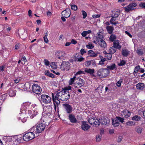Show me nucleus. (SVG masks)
<instances>
[{
    "mask_svg": "<svg viewBox=\"0 0 145 145\" xmlns=\"http://www.w3.org/2000/svg\"><path fill=\"white\" fill-rule=\"evenodd\" d=\"M71 88L69 86L68 88H66L64 90L60 91H57L55 93L58 97L59 100L63 101H66L70 97V94L68 91L71 89Z\"/></svg>",
    "mask_w": 145,
    "mask_h": 145,
    "instance_id": "1",
    "label": "nucleus"
},
{
    "mask_svg": "<svg viewBox=\"0 0 145 145\" xmlns=\"http://www.w3.org/2000/svg\"><path fill=\"white\" fill-rule=\"evenodd\" d=\"M44 123H39L36 126H33L31 129V131H34L35 133H40L44 131L45 128Z\"/></svg>",
    "mask_w": 145,
    "mask_h": 145,
    "instance_id": "2",
    "label": "nucleus"
},
{
    "mask_svg": "<svg viewBox=\"0 0 145 145\" xmlns=\"http://www.w3.org/2000/svg\"><path fill=\"white\" fill-rule=\"evenodd\" d=\"M52 95L54 109L56 111L57 110L58 111L59 110L58 106L60 104V101L58 96L55 93H52Z\"/></svg>",
    "mask_w": 145,
    "mask_h": 145,
    "instance_id": "3",
    "label": "nucleus"
},
{
    "mask_svg": "<svg viewBox=\"0 0 145 145\" xmlns=\"http://www.w3.org/2000/svg\"><path fill=\"white\" fill-rule=\"evenodd\" d=\"M31 131V132L27 133L23 136V138L24 141H28L35 138V132L33 131Z\"/></svg>",
    "mask_w": 145,
    "mask_h": 145,
    "instance_id": "4",
    "label": "nucleus"
},
{
    "mask_svg": "<svg viewBox=\"0 0 145 145\" xmlns=\"http://www.w3.org/2000/svg\"><path fill=\"white\" fill-rule=\"evenodd\" d=\"M109 73V70L106 69H101L98 71V75L101 77H105L108 76Z\"/></svg>",
    "mask_w": 145,
    "mask_h": 145,
    "instance_id": "5",
    "label": "nucleus"
},
{
    "mask_svg": "<svg viewBox=\"0 0 145 145\" xmlns=\"http://www.w3.org/2000/svg\"><path fill=\"white\" fill-rule=\"evenodd\" d=\"M41 101L45 104H48L51 102V98L48 95L43 94L41 95Z\"/></svg>",
    "mask_w": 145,
    "mask_h": 145,
    "instance_id": "6",
    "label": "nucleus"
},
{
    "mask_svg": "<svg viewBox=\"0 0 145 145\" xmlns=\"http://www.w3.org/2000/svg\"><path fill=\"white\" fill-rule=\"evenodd\" d=\"M75 80L76 82L74 83V87L77 88L78 86L80 88L82 86H84V80L80 78H76Z\"/></svg>",
    "mask_w": 145,
    "mask_h": 145,
    "instance_id": "7",
    "label": "nucleus"
},
{
    "mask_svg": "<svg viewBox=\"0 0 145 145\" xmlns=\"http://www.w3.org/2000/svg\"><path fill=\"white\" fill-rule=\"evenodd\" d=\"M63 106L65 111L67 114H70L72 113V108L71 105L66 103L63 104Z\"/></svg>",
    "mask_w": 145,
    "mask_h": 145,
    "instance_id": "8",
    "label": "nucleus"
},
{
    "mask_svg": "<svg viewBox=\"0 0 145 145\" xmlns=\"http://www.w3.org/2000/svg\"><path fill=\"white\" fill-rule=\"evenodd\" d=\"M32 88L33 92L37 94H40L42 91L40 86L36 84H33L32 86Z\"/></svg>",
    "mask_w": 145,
    "mask_h": 145,
    "instance_id": "9",
    "label": "nucleus"
},
{
    "mask_svg": "<svg viewBox=\"0 0 145 145\" xmlns=\"http://www.w3.org/2000/svg\"><path fill=\"white\" fill-rule=\"evenodd\" d=\"M99 120L100 123L102 125H107L110 122V119L107 117H102Z\"/></svg>",
    "mask_w": 145,
    "mask_h": 145,
    "instance_id": "10",
    "label": "nucleus"
},
{
    "mask_svg": "<svg viewBox=\"0 0 145 145\" xmlns=\"http://www.w3.org/2000/svg\"><path fill=\"white\" fill-rule=\"evenodd\" d=\"M137 4L135 3H131L127 7H124L125 10L126 12H128L129 11L134 9V7L137 6Z\"/></svg>",
    "mask_w": 145,
    "mask_h": 145,
    "instance_id": "11",
    "label": "nucleus"
},
{
    "mask_svg": "<svg viewBox=\"0 0 145 145\" xmlns=\"http://www.w3.org/2000/svg\"><path fill=\"white\" fill-rule=\"evenodd\" d=\"M102 36H101L99 38H98V39H98V44L101 47L105 48L106 46V44L105 41L102 39Z\"/></svg>",
    "mask_w": 145,
    "mask_h": 145,
    "instance_id": "12",
    "label": "nucleus"
},
{
    "mask_svg": "<svg viewBox=\"0 0 145 145\" xmlns=\"http://www.w3.org/2000/svg\"><path fill=\"white\" fill-rule=\"evenodd\" d=\"M81 129L84 131H87L90 128V126L85 121H82L81 126Z\"/></svg>",
    "mask_w": 145,
    "mask_h": 145,
    "instance_id": "13",
    "label": "nucleus"
},
{
    "mask_svg": "<svg viewBox=\"0 0 145 145\" xmlns=\"http://www.w3.org/2000/svg\"><path fill=\"white\" fill-rule=\"evenodd\" d=\"M61 14L63 16L66 18L69 17L71 15L70 9L69 8H67L62 12Z\"/></svg>",
    "mask_w": 145,
    "mask_h": 145,
    "instance_id": "14",
    "label": "nucleus"
},
{
    "mask_svg": "<svg viewBox=\"0 0 145 145\" xmlns=\"http://www.w3.org/2000/svg\"><path fill=\"white\" fill-rule=\"evenodd\" d=\"M121 115L123 118H127L130 116L131 112L129 111L125 110L121 112Z\"/></svg>",
    "mask_w": 145,
    "mask_h": 145,
    "instance_id": "15",
    "label": "nucleus"
},
{
    "mask_svg": "<svg viewBox=\"0 0 145 145\" xmlns=\"http://www.w3.org/2000/svg\"><path fill=\"white\" fill-rule=\"evenodd\" d=\"M70 67L69 64H61L60 69L62 71H67L69 70Z\"/></svg>",
    "mask_w": 145,
    "mask_h": 145,
    "instance_id": "16",
    "label": "nucleus"
},
{
    "mask_svg": "<svg viewBox=\"0 0 145 145\" xmlns=\"http://www.w3.org/2000/svg\"><path fill=\"white\" fill-rule=\"evenodd\" d=\"M113 46L116 49L120 50L121 48V46L119 43V41L118 40H115L113 42Z\"/></svg>",
    "mask_w": 145,
    "mask_h": 145,
    "instance_id": "17",
    "label": "nucleus"
},
{
    "mask_svg": "<svg viewBox=\"0 0 145 145\" xmlns=\"http://www.w3.org/2000/svg\"><path fill=\"white\" fill-rule=\"evenodd\" d=\"M69 118L70 121L72 123H76L77 121L74 115L73 114H69Z\"/></svg>",
    "mask_w": 145,
    "mask_h": 145,
    "instance_id": "18",
    "label": "nucleus"
},
{
    "mask_svg": "<svg viewBox=\"0 0 145 145\" xmlns=\"http://www.w3.org/2000/svg\"><path fill=\"white\" fill-rule=\"evenodd\" d=\"M99 53L98 52H94L92 50H89L88 53V56L91 57H96Z\"/></svg>",
    "mask_w": 145,
    "mask_h": 145,
    "instance_id": "19",
    "label": "nucleus"
},
{
    "mask_svg": "<svg viewBox=\"0 0 145 145\" xmlns=\"http://www.w3.org/2000/svg\"><path fill=\"white\" fill-rule=\"evenodd\" d=\"M136 86L137 89L140 90H143L145 88V84L143 83H139Z\"/></svg>",
    "mask_w": 145,
    "mask_h": 145,
    "instance_id": "20",
    "label": "nucleus"
},
{
    "mask_svg": "<svg viewBox=\"0 0 145 145\" xmlns=\"http://www.w3.org/2000/svg\"><path fill=\"white\" fill-rule=\"evenodd\" d=\"M85 71L88 73L90 74L91 76H95L93 74L95 72V70L93 69H91L89 68H86L85 69Z\"/></svg>",
    "mask_w": 145,
    "mask_h": 145,
    "instance_id": "21",
    "label": "nucleus"
},
{
    "mask_svg": "<svg viewBox=\"0 0 145 145\" xmlns=\"http://www.w3.org/2000/svg\"><path fill=\"white\" fill-rule=\"evenodd\" d=\"M112 123L114 127H117L119 125V120L117 117H116V118L112 120Z\"/></svg>",
    "mask_w": 145,
    "mask_h": 145,
    "instance_id": "22",
    "label": "nucleus"
},
{
    "mask_svg": "<svg viewBox=\"0 0 145 145\" xmlns=\"http://www.w3.org/2000/svg\"><path fill=\"white\" fill-rule=\"evenodd\" d=\"M106 29L108 33L110 34H112L114 29V28L112 26H107L106 27Z\"/></svg>",
    "mask_w": 145,
    "mask_h": 145,
    "instance_id": "23",
    "label": "nucleus"
},
{
    "mask_svg": "<svg viewBox=\"0 0 145 145\" xmlns=\"http://www.w3.org/2000/svg\"><path fill=\"white\" fill-rule=\"evenodd\" d=\"M21 138H20V137H18V136H16L15 137V138L14 140V145H16L20 143V140L22 138L21 137H20Z\"/></svg>",
    "mask_w": 145,
    "mask_h": 145,
    "instance_id": "24",
    "label": "nucleus"
},
{
    "mask_svg": "<svg viewBox=\"0 0 145 145\" xmlns=\"http://www.w3.org/2000/svg\"><path fill=\"white\" fill-rule=\"evenodd\" d=\"M56 57L58 59H60L65 55V53L62 52H57L56 54Z\"/></svg>",
    "mask_w": 145,
    "mask_h": 145,
    "instance_id": "25",
    "label": "nucleus"
},
{
    "mask_svg": "<svg viewBox=\"0 0 145 145\" xmlns=\"http://www.w3.org/2000/svg\"><path fill=\"white\" fill-rule=\"evenodd\" d=\"M44 73L46 75L52 78H54V77L55 75L53 74L50 73L48 70H45Z\"/></svg>",
    "mask_w": 145,
    "mask_h": 145,
    "instance_id": "26",
    "label": "nucleus"
},
{
    "mask_svg": "<svg viewBox=\"0 0 145 145\" xmlns=\"http://www.w3.org/2000/svg\"><path fill=\"white\" fill-rule=\"evenodd\" d=\"M7 94H4L0 96V103H3L7 98Z\"/></svg>",
    "mask_w": 145,
    "mask_h": 145,
    "instance_id": "27",
    "label": "nucleus"
},
{
    "mask_svg": "<svg viewBox=\"0 0 145 145\" xmlns=\"http://www.w3.org/2000/svg\"><path fill=\"white\" fill-rule=\"evenodd\" d=\"M129 52L127 50H123L122 51V54L123 56L127 57L129 54Z\"/></svg>",
    "mask_w": 145,
    "mask_h": 145,
    "instance_id": "28",
    "label": "nucleus"
},
{
    "mask_svg": "<svg viewBox=\"0 0 145 145\" xmlns=\"http://www.w3.org/2000/svg\"><path fill=\"white\" fill-rule=\"evenodd\" d=\"M116 36L114 34H112L109 38L110 40L112 42H114L115 40L116 39Z\"/></svg>",
    "mask_w": 145,
    "mask_h": 145,
    "instance_id": "29",
    "label": "nucleus"
},
{
    "mask_svg": "<svg viewBox=\"0 0 145 145\" xmlns=\"http://www.w3.org/2000/svg\"><path fill=\"white\" fill-rule=\"evenodd\" d=\"M120 14V11L117 10L116 12L114 11V12H113V14L111 16H112L114 18H117Z\"/></svg>",
    "mask_w": 145,
    "mask_h": 145,
    "instance_id": "30",
    "label": "nucleus"
},
{
    "mask_svg": "<svg viewBox=\"0 0 145 145\" xmlns=\"http://www.w3.org/2000/svg\"><path fill=\"white\" fill-rule=\"evenodd\" d=\"M108 50L109 53L112 54H113L116 51V49L113 46L111 47Z\"/></svg>",
    "mask_w": 145,
    "mask_h": 145,
    "instance_id": "31",
    "label": "nucleus"
},
{
    "mask_svg": "<svg viewBox=\"0 0 145 145\" xmlns=\"http://www.w3.org/2000/svg\"><path fill=\"white\" fill-rule=\"evenodd\" d=\"M135 130L138 133L140 134L142 131V128L140 127L137 126L135 128Z\"/></svg>",
    "mask_w": 145,
    "mask_h": 145,
    "instance_id": "32",
    "label": "nucleus"
},
{
    "mask_svg": "<svg viewBox=\"0 0 145 145\" xmlns=\"http://www.w3.org/2000/svg\"><path fill=\"white\" fill-rule=\"evenodd\" d=\"M8 94L10 97H12L16 95V92L10 89L9 91Z\"/></svg>",
    "mask_w": 145,
    "mask_h": 145,
    "instance_id": "33",
    "label": "nucleus"
},
{
    "mask_svg": "<svg viewBox=\"0 0 145 145\" xmlns=\"http://www.w3.org/2000/svg\"><path fill=\"white\" fill-rule=\"evenodd\" d=\"M95 118H94L93 117H91L89 118L88 120L89 123L91 125H93L94 121H95Z\"/></svg>",
    "mask_w": 145,
    "mask_h": 145,
    "instance_id": "34",
    "label": "nucleus"
},
{
    "mask_svg": "<svg viewBox=\"0 0 145 145\" xmlns=\"http://www.w3.org/2000/svg\"><path fill=\"white\" fill-rule=\"evenodd\" d=\"M100 123V120H98V119L95 118V120L94 121L93 126L98 127Z\"/></svg>",
    "mask_w": 145,
    "mask_h": 145,
    "instance_id": "35",
    "label": "nucleus"
},
{
    "mask_svg": "<svg viewBox=\"0 0 145 145\" xmlns=\"http://www.w3.org/2000/svg\"><path fill=\"white\" fill-rule=\"evenodd\" d=\"M46 66H49L50 65L51 67L54 69H56L57 67V64H45Z\"/></svg>",
    "mask_w": 145,
    "mask_h": 145,
    "instance_id": "36",
    "label": "nucleus"
},
{
    "mask_svg": "<svg viewBox=\"0 0 145 145\" xmlns=\"http://www.w3.org/2000/svg\"><path fill=\"white\" fill-rule=\"evenodd\" d=\"M140 119L141 117L139 116L138 115H135L132 118V120L136 121H139L140 120Z\"/></svg>",
    "mask_w": 145,
    "mask_h": 145,
    "instance_id": "37",
    "label": "nucleus"
},
{
    "mask_svg": "<svg viewBox=\"0 0 145 145\" xmlns=\"http://www.w3.org/2000/svg\"><path fill=\"white\" fill-rule=\"evenodd\" d=\"M91 31L89 30L87 31H84L81 34L82 35L83 37H85L89 33H91Z\"/></svg>",
    "mask_w": 145,
    "mask_h": 145,
    "instance_id": "38",
    "label": "nucleus"
},
{
    "mask_svg": "<svg viewBox=\"0 0 145 145\" xmlns=\"http://www.w3.org/2000/svg\"><path fill=\"white\" fill-rule=\"evenodd\" d=\"M21 85H22V86H25V88L24 89H29L30 88V85L28 83H26L25 84H21Z\"/></svg>",
    "mask_w": 145,
    "mask_h": 145,
    "instance_id": "39",
    "label": "nucleus"
},
{
    "mask_svg": "<svg viewBox=\"0 0 145 145\" xmlns=\"http://www.w3.org/2000/svg\"><path fill=\"white\" fill-rule=\"evenodd\" d=\"M86 47L88 49H91L94 47V46L91 43L89 42L88 44L86 45Z\"/></svg>",
    "mask_w": 145,
    "mask_h": 145,
    "instance_id": "40",
    "label": "nucleus"
},
{
    "mask_svg": "<svg viewBox=\"0 0 145 145\" xmlns=\"http://www.w3.org/2000/svg\"><path fill=\"white\" fill-rule=\"evenodd\" d=\"M76 79L75 76L73 77V78H71L69 81V84L70 85H72L74 82V80Z\"/></svg>",
    "mask_w": 145,
    "mask_h": 145,
    "instance_id": "41",
    "label": "nucleus"
},
{
    "mask_svg": "<svg viewBox=\"0 0 145 145\" xmlns=\"http://www.w3.org/2000/svg\"><path fill=\"white\" fill-rule=\"evenodd\" d=\"M140 69V67L139 66H137L135 67V70L133 72V74L135 76V74H136V72H137L138 71H139Z\"/></svg>",
    "mask_w": 145,
    "mask_h": 145,
    "instance_id": "42",
    "label": "nucleus"
},
{
    "mask_svg": "<svg viewBox=\"0 0 145 145\" xmlns=\"http://www.w3.org/2000/svg\"><path fill=\"white\" fill-rule=\"evenodd\" d=\"M100 37L95 36L93 38V42L94 43L97 44L98 43V38H99Z\"/></svg>",
    "mask_w": 145,
    "mask_h": 145,
    "instance_id": "43",
    "label": "nucleus"
},
{
    "mask_svg": "<svg viewBox=\"0 0 145 145\" xmlns=\"http://www.w3.org/2000/svg\"><path fill=\"white\" fill-rule=\"evenodd\" d=\"M102 135H97L96 136V141L97 142H99L100 141L101 139L102 138Z\"/></svg>",
    "mask_w": 145,
    "mask_h": 145,
    "instance_id": "44",
    "label": "nucleus"
},
{
    "mask_svg": "<svg viewBox=\"0 0 145 145\" xmlns=\"http://www.w3.org/2000/svg\"><path fill=\"white\" fill-rule=\"evenodd\" d=\"M137 54L140 55H141L143 54V52L142 50L141 49H138L137 50Z\"/></svg>",
    "mask_w": 145,
    "mask_h": 145,
    "instance_id": "45",
    "label": "nucleus"
},
{
    "mask_svg": "<svg viewBox=\"0 0 145 145\" xmlns=\"http://www.w3.org/2000/svg\"><path fill=\"white\" fill-rule=\"evenodd\" d=\"M105 56L107 58L108 60H110L112 58V54L109 53L108 54H106Z\"/></svg>",
    "mask_w": 145,
    "mask_h": 145,
    "instance_id": "46",
    "label": "nucleus"
},
{
    "mask_svg": "<svg viewBox=\"0 0 145 145\" xmlns=\"http://www.w3.org/2000/svg\"><path fill=\"white\" fill-rule=\"evenodd\" d=\"M107 68L110 70H113L116 68L115 64H113L112 65L107 67Z\"/></svg>",
    "mask_w": 145,
    "mask_h": 145,
    "instance_id": "47",
    "label": "nucleus"
},
{
    "mask_svg": "<svg viewBox=\"0 0 145 145\" xmlns=\"http://www.w3.org/2000/svg\"><path fill=\"white\" fill-rule=\"evenodd\" d=\"M71 9L74 10H76L77 9V6L75 5H71Z\"/></svg>",
    "mask_w": 145,
    "mask_h": 145,
    "instance_id": "48",
    "label": "nucleus"
},
{
    "mask_svg": "<svg viewBox=\"0 0 145 145\" xmlns=\"http://www.w3.org/2000/svg\"><path fill=\"white\" fill-rule=\"evenodd\" d=\"M82 13L83 16V18H85L87 16L86 12L84 10H82Z\"/></svg>",
    "mask_w": 145,
    "mask_h": 145,
    "instance_id": "49",
    "label": "nucleus"
},
{
    "mask_svg": "<svg viewBox=\"0 0 145 145\" xmlns=\"http://www.w3.org/2000/svg\"><path fill=\"white\" fill-rule=\"evenodd\" d=\"M112 18L110 20V22L111 24H112V23H114V22L116 21L115 18H114L112 16H111Z\"/></svg>",
    "mask_w": 145,
    "mask_h": 145,
    "instance_id": "50",
    "label": "nucleus"
},
{
    "mask_svg": "<svg viewBox=\"0 0 145 145\" xmlns=\"http://www.w3.org/2000/svg\"><path fill=\"white\" fill-rule=\"evenodd\" d=\"M139 6L142 8L145 9V2H142L140 3L139 4Z\"/></svg>",
    "mask_w": 145,
    "mask_h": 145,
    "instance_id": "51",
    "label": "nucleus"
},
{
    "mask_svg": "<svg viewBox=\"0 0 145 145\" xmlns=\"http://www.w3.org/2000/svg\"><path fill=\"white\" fill-rule=\"evenodd\" d=\"M84 59H85L84 58L82 57H81L78 58H77L76 60L78 61L82 62L83 61H84Z\"/></svg>",
    "mask_w": 145,
    "mask_h": 145,
    "instance_id": "52",
    "label": "nucleus"
},
{
    "mask_svg": "<svg viewBox=\"0 0 145 145\" xmlns=\"http://www.w3.org/2000/svg\"><path fill=\"white\" fill-rule=\"evenodd\" d=\"M122 82V80H120L116 83V85L118 87H120L121 85V83Z\"/></svg>",
    "mask_w": 145,
    "mask_h": 145,
    "instance_id": "53",
    "label": "nucleus"
},
{
    "mask_svg": "<svg viewBox=\"0 0 145 145\" xmlns=\"http://www.w3.org/2000/svg\"><path fill=\"white\" fill-rule=\"evenodd\" d=\"M123 137L122 136H119L118 139V142L120 143L121 142L122 140L123 139Z\"/></svg>",
    "mask_w": 145,
    "mask_h": 145,
    "instance_id": "54",
    "label": "nucleus"
},
{
    "mask_svg": "<svg viewBox=\"0 0 145 145\" xmlns=\"http://www.w3.org/2000/svg\"><path fill=\"white\" fill-rule=\"evenodd\" d=\"M80 52L82 55H83L85 53H86V51L83 48H82L80 50Z\"/></svg>",
    "mask_w": 145,
    "mask_h": 145,
    "instance_id": "55",
    "label": "nucleus"
},
{
    "mask_svg": "<svg viewBox=\"0 0 145 145\" xmlns=\"http://www.w3.org/2000/svg\"><path fill=\"white\" fill-rule=\"evenodd\" d=\"M84 72L81 71H80L77 72L75 74V75L76 76L78 74H84Z\"/></svg>",
    "mask_w": 145,
    "mask_h": 145,
    "instance_id": "56",
    "label": "nucleus"
},
{
    "mask_svg": "<svg viewBox=\"0 0 145 145\" xmlns=\"http://www.w3.org/2000/svg\"><path fill=\"white\" fill-rule=\"evenodd\" d=\"M117 117L119 120V122L120 121L121 123H123L124 122V119L123 118L120 117Z\"/></svg>",
    "mask_w": 145,
    "mask_h": 145,
    "instance_id": "57",
    "label": "nucleus"
},
{
    "mask_svg": "<svg viewBox=\"0 0 145 145\" xmlns=\"http://www.w3.org/2000/svg\"><path fill=\"white\" fill-rule=\"evenodd\" d=\"M25 112V110L24 109L22 108H21L20 109V114H24Z\"/></svg>",
    "mask_w": 145,
    "mask_h": 145,
    "instance_id": "58",
    "label": "nucleus"
},
{
    "mask_svg": "<svg viewBox=\"0 0 145 145\" xmlns=\"http://www.w3.org/2000/svg\"><path fill=\"white\" fill-rule=\"evenodd\" d=\"M92 16L93 18H97L99 17L100 16V15L99 14H95L92 15Z\"/></svg>",
    "mask_w": 145,
    "mask_h": 145,
    "instance_id": "59",
    "label": "nucleus"
},
{
    "mask_svg": "<svg viewBox=\"0 0 145 145\" xmlns=\"http://www.w3.org/2000/svg\"><path fill=\"white\" fill-rule=\"evenodd\" d=\"M125 33L127 34L128 36H129L131 38L132 37V35H131L128 31H125Z\"/></svg>",
    "mask_w": 145,
    "mask_h": 145,
    "instance_id": "60",
    "label": "nucleus"
},
{
    "mask_svg": "<svg viewBox=\"0 0 145 145\" xmlns=\"http://www.w3.org/2000/svg\"><path fill=\"white\" fill-rule=\"evenodd\" d=\"M71 43L75 44L77 43V41L74 39H72L71 41Z\"/></svg>",
    "mask_w": 145,
    "mask_h": 145,
    "instance_id": "61",
    "label": "nucleus"
},
{
    "mask_svg": "<svg viewBox=\"0 0 145 145\" xmlns=\"http://www.w3.org/2000/svg\"><path fill=\"white\" fill-rule=\"evenodd\" d=\"M43 39L45 42L47 43L48 42V40L47 37H43Z\"/></svg>",
    "mask_w": 145,
    "mask_h": 145,
    "instance_id": "62",
    "label": "nucleus"
},
{
    "mask_svg": "<svg viewBox=\"0 0 145 145\" xmlns=\"http://www.w3.org/2000/svg\"><path fill=\"white\" fill-rule=\"evenodd\" d=\"M21 60L22 61H24L25 62L26 61H27V59H26L25 57L24 56H22V59H21Z\"/></svg>",
    "mask_w": 145,
    "mask_h": 145,
    "instance_id": "63",
    "label": "nucleus"
},
{
    "mask_svg": "<svg viewBox=\"0 0 145 145\" xmlns=\"http://www.w3.org/2000/svg\"><path fill=\"white\" fill-rule=\"evenodd\" d=\"M32 11L31 10H29L28 11V15L30 17H31Z\"/></svg>",
    "mask_w": 145,
    "mask_h": 145,
    "instance_id": "64",
    "label": "nucleus"
}]
</instances>
